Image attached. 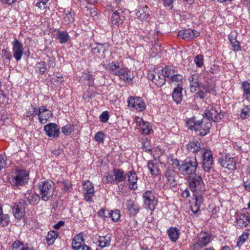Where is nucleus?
Returning a JSON list of instances; mask_svg holds the SVG:
<instances>
[{"label": "nucleus", "mask_w": 250, "mask_h": 250, "mask_svg": "<svg viewBox=\"0 0 250 250\" xmlns=\"http://www.w3.org/2000/svg\"><path fill=\"white\" fill-rule=\"evenodd\" d=\"M110 217L114 222L117 221L120 218V211L118 209H115L109 213Z\"/></svg>", "instance_id": "48"}, {"label": "nucleus", "mask_w": 250, "mask_h": 250, "mask_svg": "<svg viewBox=\"0 0 250 250\" xmlns=\"http://www.w3.org/2000/svg\"><path fill=\"white\" fill-rule=\"evenodd\" d=\"M38 2L36 3V6L41 9L44 6L49 0H38Z\"/></svg>", "instance_id": "58"}, {"label": "nucleus", "mask_w": 250, "mask_h": 250, "mask_svg": "<svg viewBox=\"0 0 250 250\" xmlns=\"http://www.w3.org/2000/svg\"><path fill=\"white\" fill-rule=\"evenodd\" d=\"M135 121L137 125L140 127L143 134L148 135L153 132L151 125L147 122H145L142 118L136 117Z\"/></svg>", "instance_id": "20"}, {"label": "nucleus", "mask_w": 250, "mask_h": 250, "mask_svg": "<svg viewBox=\"0 0 250 250\" xmlns=\"http://www.w3.org/2000/svg\"><path fill=\"white\" fill-rule=\"evenodd\" d=\"M97 239L98 246L104 248L108 247L110 245L111 237L110 234H106L104 236H98Z\"/></svg>", "instance_id": "31"}, {"label": "nucleus", "mask_w": 250, "mask_h": 250, "mask_svg": "<svg viewBox=\"0 0 250 250\" xmlns=\"http://www.w3.org/2000/svg\"><path fill=\"white\" fill-rule=\"evenodd\" d=\"M136 16L138 20L142 21H148L150 15L149 13L147 6L145 5L139 7L136 13Z\"/></svg>", "instance_id": "24"}, {"label": "nucleus", "mask_w": 250, "mask_h": 250, "mask_svg": "<svg viewBox=\"0 0 250 250\" xmlns=\"http://www.w3.org/2000/svg\"><path fill=\"white\" fill-rule=\"evenodd\" d=\"M244 187L246 190L250 192V179L244 183Z\"/></svg>", "instance_id": "62"}, {"label": "nucleus", "mask_w": 250, "mask_h": 250, "mask_svg": "<svg viewBox=\"0 0 250 250\" xmlns=\"http://www.w3.org/2000/svg\"><path fill=\"white\" fill-rule=\"evenodd\" d=\"M109 118V116L107 111L103 112L100 116V121L103 123H106Z\"/></svg>", "instance_id": "56"}, {"label": "nucleus", "mask_w": 250, "mask_h": 250, "mask_svg": "<svg viewBox=\"0 0 250 250\" xmlns=\"http://www.w3.org/2000/svg\"><path fill=\"white\" fill-rule=\"evenodd\" d=\"M64 225V222L62 221H60L54 226V228L56 229H59L61 227L63 226Z\"/></svg>", "instance_id": "63"}, {"label": "nucleus", "mask_w": 250, "mask_h": 250, "mask_svg": "<svg viewBox=\"0 0 250 250\" xmlns=\"http://www.w3.org/2000/svg\"><path fill=\"white\" fill-rule=\"evenodd\" d=\"M250 112V108L247 106L245 108H244L241 112V116L243 119L247 118L249 116Z\"/></svg>", "instance_id": "57"}, {"label": "nucleus", "mask_w": 250, "mask_h": 250, "mask_svg": "<svg viewBox=\"0 0 250 250\" xmlns=\"http://www.w3.org/2000/svg\"><path fill=\"white\" fill-rule=\"evenodd\" d=\"M117 76H119L121 80L125 82H129L133 78L131 71L126 67H122L120 69V71H118Z\"/></svg>", "instance_id": "25"}, {"label": "nucleus", "mask_w": 250, "mask_h": 250, "mask_svg": "<svg viewBox=\"0 0 250 250\" xmlns=\"http://www.w3.org/2000/svg\"><path fill=\"white\" fill-rule=\"evenodd\" d=\"M94 188L92 183L86 181L83 184V193L84 199L87 202H91L94 195Z\"/></svg>", "instance_id": "12"}, {"label": "nucleus", "mask_w": 250, "mask_h": 250, "mask_svg": "<svg viewBox=\"0 0 250 250\" xmlns=\"http://www.w3.org/2000/svg\"><path fill=\"white\" fill-rule=\"evenodd\" d=\"M250 223V214L240 213L236 217V227L237 228L246 227Z\"/></svg>", "instance_id": "22"}, {"label": "nucleus", "mask_w": 250, "mask_h": 250, "mask_svg": "<svg viewBox=\"0 0 250 250\" xmlns=\"http://www.w3.org/2000/svg\"><path fill=\"white\" fill-rule=\"evenodd\" d=\"M1 57L5 64H8L9 63L12 56L11 53L7 48L2 50Z\"/></svg>", "instance_id": "41"}, {"label": "nucleus", "mask_w": 250, "mask_h": 250, "mask_svg": "<svg viewBox=\"0 0 250 250\" xmlns=\"http://www.w3.org/2000/svg\"><path fill=\"white\" fill-rule=\"evenodd\" d=\"M121 68L120 62L117 61L108 63L106 66V69L110 73L116 76L117 75L118 71H120V69Z\"/></svg>", "instance_id": "29"}, {"label": "nucleus", "mask_w": 250, "mask_h": 250, "mask_svg": "<svg viewBox=\"0 0 250 250\" xmlns=\"http://www.w3.org/2000/svg\"><path fill=\"white\" fill-rule=\"evenodd\" d=\"M52 112L48 110L46 106H42L39 108L38 117L41 123H46L52 117Z\"/></svg>", "instance_id": "19"}, {"label": "nucleus", "mask_w": 250, "mask_h": 250, "mask_svg": "<svg viewBox=\"0 0 250 250\" xmlns=\"http://www.w3.org/2000/svg\"><path fill=\"white\" fill-rule=\"evenodd\" d=\"M84 243L83 233H80L76 235L73 239L72 242V248L74 250H79L82 248V244Z\"/></svg>", "instance_id": "30"}, {"label": "nucleus", "mask_w": 250, "mask_h": 250, "mask_svg": "<svg viewBox=\"0 0 250 250\" xmlns=\"http://www.w3.org/2000/svg\"><path fill=\"white\" fill-rule=\"evenodd\" d=\"M167 234L170 240L175 242L179 237V230L175 227H170L167 231Z\"/></svg>", "instance_id": "34"}, {"label": "nucleus", "mask_w": 250, "mask_h": 250, "mask_svg": "<svg viewBox=\"0 0 250 250\" xmlns=\"http://www.w3.org/2000/svg\"><path fill=\"white\" fill-rule=\"evenodd\" d=\"M26 205L22 202L15 203L12 208V213L16 219H20L25 215Z\"/></svg>", "instance_id": "16"}, {"label": "nucleus", "mask_w": 250, "mask_h": 250, "mask_svg": "<svg viewBox=\"0 0 250 250\" xmlns=\"http://www.w3.org/2000/svg\"><path fill=\"white\" fill-rule=\"evenodd\" d=\"M126 207L130 214L132 215H136L140 209V207L138 204L131 201L127 202Z\"/></svg>", "instance_id": "36"}, {"label": "nucleus", "mask_w": 250, "mask_h": 250, "mask_svg": "<svg viewBox=\"0 0 250 250\" xmlns=\"http://www.w3.org/2000/svg\"><path fill=\"white\" fill-rule=\"evenodd\" d=\"M250 233L248 232H244L239 236L237 240V245L238 246L242 245L248 239Z\"/></svg>", "instance_id": "47"}, {"label": "nucleus", "mask_w": 250, "mask_h": 250, "mask_svg": "<svg viewBox=\"0 0 250 250\" xmlns=\"http://www.w3.org/2000/svg\"><path fill=\"white\" fill-rule=\"evenodd\" d=\"M126 175L125 172L121 169L115 168L111 173H106L105 180L107 183H113L118 184L120 182L125 181Z\"/></svg>", "instance_id": "6"}, {"label": "nucleus", "mask_w": 250, "mask_h": 250, "mask_svg": "<svg viewBox=\"0 0 250 250\" xmlns=\"http://www.w3.org/2000/svg\"><path fill=\"white\" fill-rule=\"evenodd\" d=\"M187 149L194 153H200L202 158V167L206 172H209L213 168V160L212 152L209 149L204 147L201 142L193 141L187 145Z\"/></svg>", "instance_id": "2"}, {"label": "nucleus", "mask_w": 250, "mask_h": 250, "mask_svg": "<svg viewBox=\"0 0 250 250\" xmlns=\"http://www.w3.org/2000/svg\"><path fill=\"white\" fill-rule=\"evenodd\" d=\"M129 107H132L139 111H143L146 107L144 100L140 97H129L128 99Z\"/></svg>", "instance_id": "13"}, {"label": "nucleus", "mask_w": 250, "mask_h": 250, "mask_svg": "<svg viewBox=\"0 0 250 250\" xmlns=\"http://www.w3.org/2000/svg\"><path fill=\"white\" fill-rule=\"evenodd\" d=\"M62 131L65 135H69L73 130L70 125H66L62 127Z\"/></svg>", "instance_id": "53"}, {"label": "nucleus", "mask_w": 250, "mask_h": 250, "mask_svg": "<svg viewBox=\"0 0 250 250\" xmlns=\"http://www.w3.org/2000/svg\"><path fill=\"white\" fill-rule=\"evenodd\" d=\"M165 177L167 179L166 184L170 187H175L178 184L177 178L178 176L175 171L167 170L165 173Z\"/></svg>", "instance_id": "23"}, {"label": "nucleus", "mask_w": 250, "mask_h": 250, "mask_svg": "<svg viewBox=\"0 0 250 250\" xmlns=\"http://www.w3.org/2000/svg\"><path fill=\"white\" fill-rule=\"evenodd\" d=\"M58 236V233L57 231L54 230L49 231L46 236V240L48 245L50 246L53 244Z\"/></svg>", "instance_id": "40"}, {"label": "nucleus", "mask_w": 250, "mask_h": 250, "mask_svg": "<svg viewBox=\"0 0 250 250\" xmlns=\"http://www.w3.org/2000/svg\"><path fill=\"white\" fill-rule=\"evenodd\" d=\"M211 241V235L207 233H201L196 242L191 247L192 250H200L207 246Z\"/></svg>", "instance_id": "11"}, {"label": "nucleus", "mask_w": 250, "mask_h": 250, "mask_svg": "<svg viewBox=\"0 0 250 250\" xmlns=\"http://www.w3.org/2000/svg\"><path fill=\"white\" fill-rule=\"evenodd\" d=\"M173 1L174 0H163L165 6L168 7L169 9L172 8Z\"/></svg>", "instance_id": "59"}, {"label": "nucleus", "mask_w": 250, "mask_h": 250, "mask_svg": "<svg viewBox=\"0 0 250 250\" xmlns=\"http://www.w3.org/2000/svg\"><path fill=\"white\" fill-rule=\"evenodd\" d=\"M194 62L197 67H201L204 63L203 56L202 55H198L195 57Z\"/></svg>", "instance_id": "52"}, {"label": "nucleus", "mask_w": 250, "mask_h": 250, "mask_svg": "<svg viewBox=\"0 0 250 250\" xmlns=\"http://www.w3.org/2000/svg\"><path fill=\"white\" fill-rule=\"evenodd\" d=\"M172 98L177 104L181 102L183 98L182 88L181 87L177 86L174 89L172 93Z\"/></svg>", "instance_id": "35"}, {"label": "nucleus", "mask_w": 250, "mask_h": 250, "mask_svg": "<svg viewBox=\"0 0 250 250\" xmlns=\"http://www.w3.org/2000/svg\"><path fill=\"white\" fill-rule=\"evenodd\" d=\"M128 177V181L129 182V188L131 189L135 190L137 188V181L138 178L136 173L134 170L128 171L126 174Z\"/></svg>", "instance_id": "26"}, {"label": "nucleus", "mask_w": 250, "mask_h": 250, "mask_svg": "<svg viewBox=\"0 0 250 250\" xmlns=\"http://www.w3.org/2000/svg\"><path fill=\"white\" fill-rule=\"evenodd\" d=\"M198 76L196 74L191 75L189 78L190 91L192 92L196 91L200 86V83L198 81Z\"/></svg>", "instance_id": "32"}, {"label": "nucleus", "mask_w": 250, "mask_h": 250, "mask_svg": "<svg viewBox=\"0 0 250 250\" xmlns=\"http://www.w3.org/2000/svg\"><path fill=\"white\" fill-rule=\"evenodd\" d=\"M44 130L48 136L53 138L58 137L60 134V128L55 123H49L45 125Z\"/></svg>", "instance_id": "21"}, {"label": "nucleus", "mask_w": 250, "mask_h": 250, "mask_svg": "<svg viewBox=\"0 0 250 250\" xmlns=\"http://www.w3.org/2000/svg\"><path fill=\"white\" fill-rule=\"evenodd\" d=\"M104 133L102 131H99L96 134L95 139L96 141L99 143H101L104 142Z\"/></svg>", "instance_id": "54"}, {"label": "nucleus", "mask_w": 250, "mask_h": 250, "mask_svg": "<svg viewBox=\"0 0 250 250\" xmlns=\"http://www.w3.org/2000/svg\"><path fill=\"white\" fill-rule=\"evenodd\" d=\"M147 78L158 87H161L166 82L165 77L162 70H160L158 69L149 70L147 73Z\"/></svg>", "instance_id": "7"}, {"label": "nucleus", "mask_w": 250, "mask_h": 250, "mask_svg": "<svg viewBox=\"0 0 250 250\" xmlns=\"http://www.w3.org/2000/svg\"><path fill=\"white\" fill-rule=\"evenodd\" d=\"M181 196L183 198H188L190 196V192L188 189L186 188L184 191H183Z\"/></svg>", "instance_id": "61"}, {"label": "nucleus", "mask_w": 250, "mask_h": 250, "mask_svg": "<svg viewBox=\"0 0 250 250\" xmlns=\"http://www.w3.org/2000/svg\"><path fill=\"white\" fill-rule=\"evenodd\" d=\"M63 19L67 24H69L74 21V14L69 10H65Z\"/></svg>", "instance_id": "43"}, {"label": "nucleus", "mask_w": 250, "mask_h": 250, "mask_svg": "<svg viewBox=\"0 0 250 250\" xmlns=\"http://www.w3.org/2000/svg\"><path fill=\"white\" fill-rule=\"evenodd\" d=\"M229 40L234 50L239 51L241 50L240 43L236 40L235 36H233V35H230L229 37Z\"/></svg>", "instance_id": "44"}, {"label": "nucleus", "mask_w": 250, "mask_h": 250, "mask_svg": "<svg viewBox=\"0 0 250 250\" xmlns=\"http://www.w3.org/2000/svg\"><path fill=\"white\" fill-rule=\"evenodd\" d=\"M56 39L59 41L60 43L62 44L68 42L69 36L66 31H59L56 35Z\"/></svg>", "instance_id": "38"}, {"label": "nucleus", "mask_w": 250, "mask_h": 250, "mask_svg": "<svg viewBox=\"0 0 250 250\" xmlns=\"http://www.w3.org/2000/svg\"><path fill=\"white\" fill-rule=\"evenodd\" d=\"M29 112L31 115H38V112L37 108L33 105H31V108L29 109Z\"/></svg>", "instance_id": "60"}, {"label": "nucleus", "mask_w": 250, "mask_h": 250, "mask_svg": "<svg viewBox=\"0 0 250 250\" xmlns=\"http://www.w3.org/2000/svg\"><path fill=\"white\" fill-rule=\"evenodd\" d=\"M5 165V161L3 157L0 156V170L4 167Z\"/></svg>", "instance_id": "64"}, {"label": "nucleus", "mask_w": 250, "mask_h": 250, "mask_svg": "<svg viewBox=\"0 0 250 250\" xmlns=\"http://www.w3.org/2000/svg\"><path fill=\"white\" fill-rule=\"evenodd\" d=\"M162 70L165 77H167L169 79L178 73L177 68L173 66H166Z\"/></svg>", "instance_id": "33"}, {"label": "nucleus", "mask_w": 250, "mask_h": 250, "mask_svg": "<svg viewBox=\"0 0 250 250\" xmlns=\"http://www.w3.org/2000/svg\"><path fill=\"white\" fill-rule=\"evenodd\" d=\"M12 44L13 57L17 61H19L21 60L23 54V45L16 39L14 40Z\"/></svg>", "instance_id": "14"}, {"label": "nucleus", "mask_w": 250, "mask_h": 250, "mask_svg": "<svg viewBox=\"0 0 250 250\" xmlns=\"http://www.w3.org/2000/svg\"><path fill=\"white\" fill-rule=\"evenodd\" d=\"M218 162L222 167L229 170H235L237 163L236 159L229 154L223 155L219 159Z\"/></svg>", "instance_id": "9"}, {"label": "nucleus", "mask_w": 250, "mask_h": 250, "mask_svg": "<svg viewBox=\"0 0 250 250\" xmlns=\"http://www.w3.org/2000/svg\"><path fill=\"white\" fill-rule=\"evenodd\" d=\"M142 147L146 152H151V146L150 141L146 139L144 140L142 142Z\"/></svg>", "instance_id": "49"}, {"label": "nucleus", "mask_w": 250, "mask_h": 250, "mask_svg": "<svg viewBox=\"0 0 250 250\" xmlns=\"http://www.w3.org/2000/svg\"><path fill=\"white\" fill-rule=\"evenodd\" d=\"M169 80L172 83H177L178 86L182 82L183 76L177 73L174 75V76H172L170 78Z\"/></svg>", "instance_id": "51"}, {"label": "nucleus", "mask_w": 250, "mask_h": 250, "mask_svg": "<svg viewBox=\"0 0 250 250\" xmlns=\"http://www.w3.org/2000/svg\"><path fill=\"white\" fill-rule=\"evenodd\" d=\"M145 205L151 210L153 211L157 205L158 201L154 193L150 190L146 191L143 195Z\"/></svg>", "instance_id": "10"}, {"label": "nucleus", "mask_w": 250, "mask_h": 250, "mask_svg": "<svg viewBox=\"0 0 250 250\" xmlns=\"http://www.w3.org/2000/svg\"><path fill=\"white\" fill-rule=\"evenodd\" d=\"M125 19V14L121 9H118L112 13L111 21L113 25L118 26L122 24Z\"/></svg>", "instance_id": "18"}, {"label": "nucleus", "mask_w": 250, "mask_h": 250, "mask_svg": "<svg viewBox=\"0 0 250 250\" xmlns=\"http://www.w3.org/2000/svg\"><path fill=\"white\" fill-rule=\"evenodd\" d=\"M147 167L152 175H158L159 174V165L155 161H149L147 164Z\"/></svg>", "instance_id": "39"}, {"label": "nucleus", "mask_w": 250, "mask_h": 250, "mask_svg": "<svg viewBox=\"0 0 250 250\" xmlns=\"http://www.w3.org/2000/svg\"><path fill=\"white\" fill-rule=\"evenodd\" d=\"M242 87L243 90V97L250 102V83L247 81L243 82Z\"/></svg>", "instance_id": "37"}, {"label": "nucleus", "mask_w": 250, "mask_h": 250, "mask_svg": "<svg viewBox=\"0 0 250 250\" xmlns=\"http://www.w3.org/2000/svg\"><path fill=\"white\" fill-rule=\"evenodd\" d=\"M48 57L47 65L49 68H54L56 66V59L54 57L47 56Z\"/></svg>", "instance_id": "55"}, {"label": "nucleus", "mask_w": 250, "mask_h": 250, "mask_svg": "<svg viewBox=\"0 0 250 250\" xmlns=\"http://www.w3.org/2000/svg\"><path fill=\"white\" fill-rule=\"evenodd\" d=\"M41 198L40 196L31 190H28L24 194L23 203L27 206V204L35 205L37 204Z\"/></svg>", "instance_id": "17"}, {"label": "nucleus", "mask_w": 250, "mask_h": 250, "mask_svg": "<svg viewBox=\"0 0 250 250\" xmlns=\"http://www.w3.org/2000/svg\"><path fill=\"white\" fill-rule=\"evenodd\" d=\"M204 114L206 115V117H204L203 119H207V121L210 122V121L216 122H219L224 117V115L220 108L218 110L212 105L208 106Z\"/></svg>", "instance_id": "8"}, {"label": "nucleus", "mask_w": 250, "mask_h": 250, "mask_svg": "<svg viewBox=\"0 0 250 250\" xmlns=\"http://www.w3.org/2000/svg\"><path fill=\"white\" fill-rule=\"evenodd\" d=\"M29 179V172L24 169H16L12 175L11 180L13 185L19 188L28 183Z\"/></svg>", "instance_id": "4"}, {"label": "nucleus", "mask_w": 250, "mask_h": 250, "mask_svg": "<svg viewBox=\"0 0 250 250\" xmlns=\"http://www.w3.org/2000/svg\"><path fill=\"white\" fill-rule=\"evenodd\" d=\"M35 69L41 75L44 74L47 70L46 62L44 61H42L37 63L36 65Z\"/></svg>", "instance_id": "42"}, {"label": "nucleus", "mask_w": 250, "mask_h": 250, "mask_svg": "<svg viewBox=\"0 0 250 250\" xmlns=\"http://www.w3.org/2000/svg\"><path fill=\"white\" fill-rule=\"evenodd\" d=\"M82 77L84 80L88 81L89 86H92L94 84L95 79L93 75L89 72H83Z\"/></svg>", "instance_id": "45"}, {"label": "nucleus", "mask_w": 250, "mask_h": 250, "mask_svg": "<svg viewBox=\"0 0 250 250\" xmlns=\"http://www.w3.org/2000/svg\"><path fill=\"white\" fill-rule=\"evenodd\" d=\"M10 223V217L8 214H4L3 213L0 216V226L6 227Z\"/></svg>", "instance_id": "46"}, {"label": "nucleus", "mask_w": 250, "mask_h": 250, "mask_svg": "<svg viewBox=\"0 0 250 250\" xmlns=\"http://www.w3.org/2000/svg\"><path fill=\"white\" fill-rule=\"evenodd\" d=\"M200 32L195 30L190 29H183L179 31L178 36L179 37L186 40L190 41L194 40L200 36Z\"/></svg>", "instance_id": "15"}, {"label": "nucleus", "mask_w": 250, "mask_h": 250, "mask_svg": "<svg viewBox=\"0 0 250 250\" xmlns=\"http://www.w3.org/2000/svg\"><path fill=\"white\" fill-rule=\"evenodd\" d=\"M38 189L41 199L47 201L52 196L53 188L51 183L47 180H43L38 183Z\"/></svg>", "instance_id": "5"}, {"label": "nucleus", "mask_w": 250, "mask_h": 250, "mask_svg": "<svg viewBox=\"0 0 250 250\" xmlns=\"http://www.w3.org/2000/svg\"><path fill=\"white\" fill-rule=\"evenodd\" d=\"M11 248L13 250H36L33 246L28 244H24L18 240L12 244Z\"/></svg>", "instance_id": "28"}, {"label": "nucleus", "mask_w": 250, "mask_h": 250, "mask_svg": "<svg viewBox=\"0 0 250 250\" xmlns=\"http://www.w3.org/2000/svg\"><path fill=\"white\" fill-rule=\"evenodd\" d=\"M176 166L180 173L188 176V187L193 195L202 194L205 190V184L201 176L195 174L198 163L196 157H188L184 161H178Z\"/></svg>", "instance_id": "1"}, {"label": "nucleus", "mask_w": 250, "mask_h": 250, "mask_svg": "<svg viewBox=\"0 0 250 250\" xmlns=\"http://www.w3.org/2000/svg\"><path fill=\"white\" fill-rule=\"evenodd\" d=\"M194 197V202L190 205V208L194 214L197 213L200 210V207L203 203V198L202 194L193 195Z\"/></svg>", "instance_id": "27"}, {"label": "nucleus", "mask_w": 250, "mask_h": 250, "mask_svg": "<svg viewBox=\"0 0 250 250\" xmlns=\"http://www.w3.org/2000/svg\"><path fill=\"white\" fill-rule=\"evenodd\" d=\"M204 90L207 93H213L215 92V85L213 83H207L203 87Z\"/></svg>", "instance_id": "50"}, {"label": "nucleus", "mask_w": 250, "mask_h": 250, "mask_svg": "<svg viewBox=\"0 0 250 250\" xmlns=\"http://www.w3.org/2000/svg\"><path fill=\"white\" fill-rule=\"evenodd\" d=\"M186 126L191 130H194L198 135L204 136L209 132L211 124L210 122L207 121V119L196 121L194 117L186 122Z\"/></svg>", "instance_id": "3"}]
</instances>
